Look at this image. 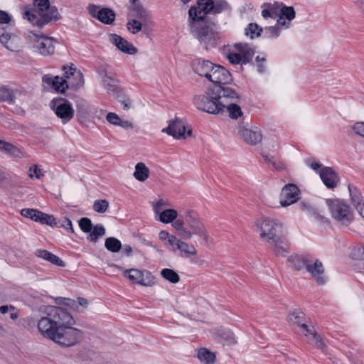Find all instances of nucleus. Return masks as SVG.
Wrapping results in <instances>:
<instances>
[{"instance_id": "nucleus-60", "label": "nucleus", "mask_w": 364, "mask_h": 364, "mask_svg": "<svg viewBox=\"0 0 364 364\" xmlns=\"http://www.w3.org/2000/svg\"><path fill=\"white\" fill-rule=\"evenodd\" d=\"M61 226L66 230L68 232L73 233L74 230L71 220L68 218H65L63 221Z\"/></svg>"}, {"instance_id": "nucleus-45", "label": "nucleus", "mask_w": 364, "mask_h": 364, "mask_svg": "<svg viewBox=\"0 0 364 364\" xmlns=\"http://www.w3.org/2000/svg\"><path fill=\"white\" fill-rule=\"evenodd\" d=\"M77 116L79 118H85L88 114V108L86 101L80 99L76 102Z\"/></svg>"}, {"instance_id": "nucleus-63", "label": "nucleus", "mask_w": 364, "mask_h": 364, "mask_svg": "<svg viewBox=\"0 0 364 364\" xmlns=\"http://www.w3.org/2000/svg\"><path fill=\"white\" fill-rule=\"evenodd\" d=\"M10 21L9 14L6 11L0 10V23H9Z\"/></svg>"}, {"instance_id": "nucleus-21", "label": "nucleus", "mask_w": 364, "mask_h": 364, "mask_svg": "<svg viewBox=\"0 0 364 364\" xmlns=\"http://www.w3.org/2000/svg\"><path fill=\"white\" fill-rule=\"evenodd\" d=\"M303 329V333L309 341H314V345L317 348L323 350L326 347L325 341L323 338L316 333L314 326H308L305 323L301 324Z\"/></svg>"}, {"instance_id": "nucleus-2", "label": "nucleus", "mask_w": 364, "mask_h": 364, "mask_svg": "<svg viewBox=\"0 0 364 364\" xmlns=\"http://www.w3.org/2000/svg\"><path fill=\"white\" fill-rule=\"evenodd\" d=\"M45 313L37 323L38 329L43 336L68 347L80 341L82 332L72 327L75 321L65 309L48 306Z\"/></svg>"}, {"instance_id": "nucleus-6", "label": "nucleus", "mask_w": 364, "mask_h": 364, "mask_svg": "<svg viewBox=\"0 0 364 364\" xmlns=\"http://www.w3.org/2000/svg\"><path fill=\"white\" fill-rule=\"evenodd\" d=\"M70 80H66L60 76L45 75L42 77V82L48 87L53 88L58 92L64 93L69 87L79 89L84 85V77L80 70L76 68Z\"/></svg>"}, {"instance_id": "nucleus-52", "label": "nucleus", "mask_w": 364, "mask_h": 364, "mask_svg": "<svg viewBox=\"0 0 364 364\" xmlns=\"http://www.w3.org/2000/svg\"><path fill=\"white\" fill-rule=\"evenodd\" d=\"M221 337L227 345H233L237 343L235 334L230 330L224 331Z\"/></svg>"}, {"instance_id": "nucleus-33", "label": "nucleus", "mask_w": 364, "mask_h": 364, "mask_svg": "<svg viewBox=\"0 0 364 364\" xmlns=\"http://www.w3.org/2000/svg\"><path fill=\"white\" fill-rule=\"evenodd\" d=\"M149 176V170L144 163L139 162L135 166L134 178L139 181H146Z\"/></svg>"}, {"instance_id": "nucleus-43", "label": "nucleus", "mask_w": 364, "mask_h": 364, "mask_svg": "<svg viewBox=\"0 0 364 364\" xmlns=\"http://www.w3.org/2000/svg\"><path fill=\"white\" fill-rule=\"evenodd\" d=\"M351 202L353 205L363 201L361 193L356 186L352 184H349L348 186Z\"/></svg>"}, {"instance_id": "nucleus-39", "label": "nucleus", "mask_w": 364, "mask_h": 364, "mask_svg": "<svg viewBox=\"0 0 364 364\" xmlns=\"http://www.w3.org/2000/svg\"><path fill=\"white\" fill-rule=\"evenodd\" d=\"M178 216V213L174 209H166L162 211L159 216V220L163 223L173 222Z\"/></svg>"}, {"instance_id": "nucleus-41", "label": "nucleus", "mask_w": 364, "mask_h": 364, "mask_svg": "<svg viewBox=\"0 0 364 364\" xmlns=\"http://www.w3.org/2000/svg\"><path fill=\"white\" fill-rule=\"evenodd\" d=\"M262 28H259L257 23H251L245 28V35L253 39L261 35Z\"/></svg>"}, {"instance_id": "nucleus-22", "label": "nucleus", "mask_w": 364, "mask_h": 364, "mask_svg": "<svg viewBox=\"0 0 364 364\" xmlns=\"http://www.w3.org/2000/svg\"><path fill=\"white\" fill-rule=\"evenodd\" d=\"M0 42L8 50L15 52L18 49L19 38L0 28Z\"/></svg>"}, {"instance_id": "nucleus-56", "label": "nucleus", "mask_w": 364, "mask_h": 364, "mask_svg": "<svg viewBox=\"0 0 364 364\" xmlns=\"http://www.w3.org/2000/svg\"><path fill=\"white\" fill-rule=\"evenodd\" d=\"M120 117L114 112H109L106 116L107 121L113 125L118 126L120 122Z\"/></svg>"}, {"instance_id": "nucleus-57", "label": "nucleus", "mask_w": 364, "mask_h": 364, "mask_svg": "<svg viewBox=\"0 0 364 364\" xmlns=\"http://www.w3.org/2000/svg\"><path fill=\"white\" fill-rule=\"evenodd\" d=\"M257 66V70L260 73H263L265 71V66L264 63H266V56H257L255 58Z\"/></svg>"}, {"instance_id": "nucleus-3", "label": "nucleus", "mask_w": 364, "mask_h": 364, "mask_svg": "<svg viewBox=\"0 0 364 364\" xmlns=\"http://www.w3.org/2000/svg\"><path fill=\"white\" fill-rule=\"evenodd\" d=\"M237 98V92L231 87H223L220 85L207 89L204 95L193 98L196 107L203 112L218 114L225 111L226 103L230 100Z\"/></svg>"}, {"instance_id": "nucleus-48", "label": "nucleus", "mask_w": 364, "mask_h": 364, "mask_svg": "<svg viewBox=\"0 0 364 364\" xmlns=\"http://www.w3.org/2000/svg\"><path fill=\"white\" fill-rule=\"evenodd\" d=\"M350 256L354 259L364 260V245L356 244L351 251Z\"/></svg>"}, {"instance_id": "nucleus-31", "label": "nucleus", "mask_w": 364, "mask_h": 364, "mask_svg": "<svg viewBox=\"0 0 364 364\" xmlns=\"http://www.w3.org/2000/svg\"><path fill=\"white\" fill-rule=\"evenodd\" d=\"M310 256L309 255H292L288 257L287 261L292 264L294 269L299 271L304 268L306 269Z\"/></svg>"}, {"instance_id": "nucleus-26", "label": "nucleus", "mask_w": 364, "mask_h": 364, "mask_svg": "<svg viewBox=\"0 0 364 364\" xmlns=\"http://www.w3.org/2000/svg\"><path fill=\"white\" fill-rule=\"evenodd\" d=\"M235 50L241 54L242 64L246 65L252 61L255 49L247 43H238L234 45Z\"/></svg>"}, {"instance_id": "nucleus-62", "label": "nucleus", "mask_w": 364, "mask_h": 364, "mask_svg": "<svg viewBox=\"0 0 364 364\" xmlns=\"http://www.w3.org/2000/svg\"><path fill=\"white\" fill-rule=\"evenodd\" d=\"M353 129L357 134L364 137V122H356Z\"/></svg>"}, {"instance_id": "nucleus-10", "label": "nucleus", "mask_w": 364, "mask_h": 364, "mask_svg": "<svg viewBox=\"0 0 364 364\" xmlns=\"http://www.w3.org/2000/svg\"><path fill=\"white\" fill-rule=\"evenodd\" d=\"M185 222L188 225L191 237L196 235L204 241H208L209 237L206 228L196 212L194 210L187 211L185 215Z\"/></svg>"}, {"instance_id": "nucleus-59", "label": "nucleus", "mask_w": 364, "mask_h": 364, "mask_svg": "<svg viewBox=\"0 0 364 364\" xmlns=\"http://www.w3.org/2000/svg\"><path fill=\"white\" fill-rule=\"evenodd\" d=\"M307 164L315 171H316L317 173H318V171L320 169H321L323 166V165L318 161H316L314 159L313 160H309L307 161Z\"/></svg>"}, {"instance_id": "nucleus-8", "label": "nucleus", "mask_w": 364, "mask_h": 364, "mask_svg": "<svg viewBox=\"0 0 364 364\" xmlns=\"http://www.w3.org/2000/svg\"><path fill=\"white\" fill-rule=\"evenodd\" d=\"M326 203L332 218L341 225L347 227L353 222V211L346 202L339 199H326Z\"/></svg>"}, {"instance_id": "nucleus-14", "label": "nucleus", "mask_w": 364, "mask_h": 364, "mask_svg": "<svg viewBox=\"0 0 364 364\" xmlns=\"http://www.w3.org/2000/svg\"><path fill=\"white\" fill-rule=\"evenodd\" d=\"M162 132L173 136L174 139H186L192 134V129L186 127L180 118L176 117L169 122L168 126L162 129Z\"/></svg>"}, {"instance_id": "nucleus-53", "label": "nucleus", "mask_w": 364, "mask_h": 364, "mask_svg": "<svg viewBox=\"0 0 364 364\" xmlns=\"http://www.w3.org/2000/svg\"><path fill=\"white\" fill-rule=\"evenodd\" d=\"M226 57L228 59L229 62L232 65H243L241 54H239L238 52H229L228 53H227Z\"/></svg>"}, {"instance_id": "nucleus-38", "label": "nucleus", "mask_w": 364, "mask_h": 364, "mask_svg": "<svg viewBox=\"0 0 364 364\" xmlns=\"http://www.w3.org/2000/svg\"><path fill=\"white\" fill-rule=\"evenodd\" d=\"M161 277L172 284H176L180 281V277L172 269L164 268L161 271Z\"/></svg>"}, {"instance_id": "nucleus-35", "label": "nucleus", "mask_w": 364, "mask_h": 364, "mask_svg": "<svg viewBox=\"0 0 364 364\" xmlns=\"http://www.w3.org/2000/svg\"><path fill=\"white\" fill-rule=\"evenodd\" d=\"M88 233L89 235L87 236V240L90 242L96 243L99 237H102L105 235V228L102 225L97 224L95 225L92 230Z\"/></svg>"}, {"instance_id": "nucleus-64", "label": "nucleus", "mask_w": 364, "mask_h": 364, "mask_svg": "<svg viewBox=\"0 0 364 364\" xmlns=\"http://www.w3.org/2000/svg\"><path fill=\"white\" fill-rule=\"evenodd\" d=\"M355 208L359 213V215L364 218V203L363 201L355 203L354 205Z\"/></svg>"}, {"instance_id": "nucleus-18", "label": "nucleus", "mask_w": 364, "mask_h": 364, "mask_svg": "<svg viewBox=\"0 0 364 364\" xmlns=\"http://www.w3.org/2000/svg\"><path fill=\"white\" fill-rule=\"evenodd\" d=\"M55 43L54 38L42 35L36 41L35 47L41 55L44 56L51 55L55 52Z\"/></svg>"}, {"instance_id": "nucleus-7", "label": "nucleus", "mask_w": 364, "mask_h": 364, "mask_svg": "<svg viewBox=\"0 0 364 364\" xmlns=\"http://www.w3.org/2000/svg\"><path fill=\"white\" fill-rule=\"evenodd\" d=\"M127 29L136 34L142 29L143 26L151 23V16L149 11L145 9L141 2L129 4L128 8Z\"/></svg>"}, {"instance_id": "nucleus-47", "label": "nucleus", "mask_w": 364, "mask_h": 364, "mask_svg": "<svg viewBox=\"0 0 364 364\" xmlns=\"http://www.w3.org/2000/svg\"><path fill=\"white\" fill-rule=\"evenodd\" d=\"M109 202L105 199L96 200L94 201L92 208L98 213H105L109 208Z\"/></svg>"}, {"instance_id": "nucleus-44", "label": "nucleus", "mask_w": 364, "mask_h": 364, "mask_svg": "<svg viewBox=\"0 0 364 364\" xmlns=\"http://www.w3.org/2000/svg\"><path fill=\"white\" fill-rule=\"evenodd\" d=\"M279 16H282L291 21L295 18L296 12L293 6H287L282 4L280 6V14Z\"/></svg>"}, {"instance_id": "nucleus-25", "label": "nucleus", "mask_w": 364, "mask_h": 364, "mask_svg": "<svg viewBox=\"0 0 364 364\" xmlns=\"http://www.w3.org/2000/svg\"><path fill=\"white\" fill-rule=\"evenodd\" d=\"M282 3L274 1V3H264L262 5V16L264 19L278 18L280 14V6Z\"/></svg>"}, {"instance_id": "nucleus-4", "label": "nucleus", "mask_w": 364, "mask_h": 364, "mask_svg": "<svg viewBox=\"0 0 364 364\" xmlns=\"http://www.w3.org/2000/svg\"><path fill=\"white\" fill-rule=\"evenodd\" d=\"M255 225L260 237L271 247L274 255L285 257L289 247L283 235L282 222L273 218H262L255 222Z\"/></svg>"}, {"instance_id": "nucleus-32", "label": "nucleus", "mask_w": 364, "mask_h": 364, "mask_svg": "<svg viewBox=\"0 0 364 364\" xmlns=\"http://www.w3.org/2000/svg\"><path fill=\"white\" fill-rule=\"evenodd\" d=\"M172 225L174 229L178 232L179 236L184 240H190L191 238V234L190 233L188 228L184 226V220L181 219L176 220L172 222Z\"/></svg>"}, {"instance_id": "nucleus-19", "label": "nucleus", "mask_w": 364, "mask_h": 364, "mask_svg": "<svg viewBox=\"0 0 364 364\" xmlns=\"http://www.w3.org/2000/svg\"><path fill=\"white\" fill-rule=\"evenodd\" d=\"M318 174L322 182L327 188L333 189L338 186L340 178L331 167H323L319 170Z\"/></svg>"}, {"instance_id": "nucleus-46", "label": "nucleus", "mask_w": 364, "mask_h": 364, "mask_svg": "<svg viewBox=\"0 0 364 364\" xmlns=\"http://www.w3.org/2000/svg\"><path fill=\"white\" fill-rule=\"evenodd\" d=\"M0 150L4 151L5 152L12 154L14 156H18L20 153L19 149L11 143L2 141L0 139Z\"/></svg>"}, {"instance_id": "nucleus-9", "label": "nucleus", "mask_w": 364, "mask_h": 364, "mask_svg": "<svg viewBox=\"0 0 364 364\" xmlns=\"http://www.w3.org/2000/svg\"><path fill=\"white\" fill-rule=\"evenodd\" d=\"M50 107L63 124L69 122L74 117L75 109L73 105L65 98H53L50 102Z\"/></svg>"}, {"instance_id": "nucleus-24", "label": "nucleus", "mask_w": 364, "mask_h": 364, "mask_svg": "<svg viewBox=\"0 0 364 364\" xmlns=\"http://www.w3.org/2000/svg\"><path fill=\"white\" fill-rule=\"evenodd\" d=\"M193 71L200 76L205 77L208 80L210 68H213V63L208 60L202 58L194 59L191 63Z\"/></svg>"}, {"instance_id": "nucleus-51", "label": "nucleus", "mask_w": 364, "mask_h": 364, "mask_svg": "<svg viewBox=\"0 0 364 364\" xmlns=\"http://www.w3.org/2000/svg\"><path fill=\"white\" fill-rule=\"evenodd\" d=\"M38 222L41 224H46L50 226H54L56 225V220L53 215H48L41 212V215L39 216Z\"/></svg>"}, {"instance_id": "nucleus-36", "label": "nucleus", "mask_w": 364, "mask_h": 364, "mask_svg": "<svg viewBox=\"0 0 364 364\" xmlns=\"http://www.w3.org/2000/svg\"><path fill=\"white\" fill-rule=\"evenodd\" d=\"M105 247L109 252L116 253L119 252L122 247V245L121 241L117 238L109 237L105 240Z\"/></svg>"}, {"instance_id": "nucleus-13", "label": "nucleus", "mask_w": 364, "mask_h": 364, "mask_svg": "<svg viewBox=\"0 0 364 364\" xmlns=\"http://www.w3.org/2000/svg\"><path fill=\"white\" fill-rule=\"evenodd\" d=\"M237 134L244 141L251 145H256L262 139L261 130L257 127H250L248 124H239Z\"/></svg>"}, {"instance_id": "nucleus-30", "label": "nucleus", "mask_w": 364, "mask_h": 364, "mask_svg": "<svg viewBox=\"0 0 364 364\" xmlns=\"http://www.w3.org/2000/svg\"><path fill=\"white\" fill-rule=\"evenodd\" d=\"M240 100V97L237 93V98L235 100H230L228 103H226L225 108L227 112H228V115L230 118L232 119H237L239 117L242 115V111L241 107L237 104Z\"/></svg>"}, {"instance_id": "nucleus-42", "label": "nucleus", "mask_w": 364, "mask_h": 364, "mask_svg": "<svg viewBox=\"0 0 364 364\" xmlns=\"http://www.w3.org/2000/svg\"><path fill=\"white\" fill-rule=\"evenodd\" d=\"M21 215L35 222H38L39 216L41 215V211L33 208H23L21 210Z\"/></svg>"}, {"instance_id": "nucleus-61", "label": "nucleus", "mask_w": 364, "mask_h": 364, "mask_svg": "<svg viewBox=\"0 0 364 364\" xmlns=\"http://www.w3.org/2000/svg\"><path fill=\"white\" fill-rule=\"evenodd\" d=\"M176 237L175 235H170L168 232L165 231V230H161L160 232H159V238L161 240H168V243L171 245V246H174V242H172V239L171 237Z\"/></svg>"}, {"instance_id": "nucleus-37", "label": "nucleus", "mask_w": 364, "mask_h": 364, "mask_svg": "<svg viewBox=\"0 0 364 364\" xmlns=\"http://www.w3.org/2000/svg\"><path fill=\"white\" fill-rule=\"evenodd\" d=\"M0 101L7 102L10 105H14L15 103L14 91L6 86H0Z\"/></svg>"}, {"instance_id": "nucleus-5", "label": "nucleus", "mask_w": 364, "mask_h": 364, "mask_svg": "<svg viewBox=\"0 0 364 364\" xmlns=\"http://www.w3.org/2000/svg\"><path fill=\"white\" fill-rule=\"evenodd\" d=\"M35 11L25 7L22 13L23 18L26 19L33 26L42 28L52 21L60 18L58 10L55 6H51L49 0H33Z\"/></svg>"}, {"instance_id": "nucleus-50", "label": "nucleus", "mask_w": 364, "mask_h": 364, "mask_svg": "<svg viewBox=\"0 0 364 364\" xmlns=\"http://www.w3.org/2000/svg\"><path fill=\"white\" fill-rule=\"evenodd\" d=\"M76 66L73 63L70 65H63L62 68L63 70V78L66 80H70L73 77L72 75L75 73Z\"/></svg>"}, {"instance_id": "nucleus-27", "label": "nucleus", "mask_w": 364, "mask_h": 364, "mask_svg": "<svg viewBox=\"0 0 364 364\" xmlns=\"http://www.w3.org/2000/svg\"><path fill=\"white\" fill-rule=\"evenodd\" d=\"M301 209L302 210L306 211L307 214L309 216L312 217L315 220H316L319 223L323 225L329 223L328 218L324 216L323 211L311 207L304 203H301Z\"/></svg>"}, {"instance_id": "nucleus-23", "label": "nucleus", "mask_w": 364, "mask_h": 364, "mask_svg": "<svg viewBox=\"0 0 364 364\" xmlns=\"http://www.w3.org/2000/svg\"><path fill=\"white\" fill-rule=\"evenodd\" d=\"M123 276L127 277L132 283L141 286H151L153 282L146 281L144 277V272L137 269H126L123 272Z\"/></svg>"}, {"instance_id": "nucleus-54", "label": "nucleus", "mask_w": 364, "mask_h": 364, "mask_svg": "<svg viewBox=\"0 0 364 364\" xmlns=\"http://www.w3.org/2000/svg\"><path fill=\"white\" fill-rule=\"evenodd\" d=\"M281 30L276 25L265 28V34L267 38H277L280 35Z\"/></svg>"}, {"instance_id": "nucleus-11", "label": "nucleus", "mask_w": 364, "mask_h": 364, "mask_svg": "<svg viewBox=\"0 0 364 364\" xmlns=\"http://www.w3.org/2000/svg\"><path fill=\"white\" fill-rule=\"evenodd\" d=\"M305 269L318 285H323L327 282L324 266L318 259L310 256Z\"/></svg>"}, {"instance_id": "nucleus-16", "label": "nucleus", "mask_w": 364, "mask_h": 364, "mask_svg": "<svg viewBox=\"0 0 364 364\" xmlns=\"http://www.w3.org/2000/svg\"><path fill=\"white\" fill-rule=\"evenodd\" d=\"M215 68L212 75H209L208 80L213 83V86L220 85L223 87H229L226 85L232 80L230 73L221 65H217Z\"/></svg>"}, {"instance_id": "nucleus-40", "label": "nucleus", "mask_w": 364, "mask_h": 364, "mask_svg": "<svg viewBox=\"0 0 364 364\" xmlns=\"http://www.w3.org/2000/svg\"><path fill=\"white\" fill-rule=\"evenodd\" d=\"M305 314L304 312L300 311H294L288 315V321L289 323L296 324L301 326L303 324L302 321L304 320Z\"/></svg>"}, {"instance_id": "nucleus-12", "label": "nucleus", "mask_w": 364, "mask_h": 364, "mask_svg": "<svg viewBox=\"0 0 364 364\" xmlns=\"http://www.w3.org/2000/svg\"><path fill=\"white\" fill-rule=\"evenodd\" d=\"M87 10L92 18L104 24H112L116 18L114 10L108 7H102L100 5L90 4L87 7Z\"/></svg>"}, {"instance_id": "nucleus-17", "label": "nucleus", "mask_w": 364, "mask_h": 364, "mask_svg": "<svg viewBox=\"0 0 364 364\" xmlns=\"http://www.w3.org/2000/svg\"><path fill=\"white\" fill-rule=\"evenodd\" d=\"M109 41L124 53L134 55L138 52V49L132 43L116 33L109 35Z\"/></svg>"}, {"instance_id": "nucleus-49", "label": "nucleus", "mask_w": 364, "mask_h": 364, "mask_svg": "<svg viewBox=\"0 0 364 364\" xmlns=\"http://www.w3.org/2000/svg\"><path fill=\"white\" fill-rule=\"evenodd\" d=\"M78 224L80 230L85 233L90 232L93 228L91 220L86 217L80 219Z\"/></svg>"}, {"instance_id": "nucleus-15", "label": "nucleus", "mask_w": 364, "mask_h": 364, "mask_svg": "<svg viewBox=\"0 0 364 364\" xmlns=\"http://www.w3.org/2000/svg\"><path fill=\"white\" fill-rule=\"evenodd\" d=\"M300 190L294 183L285 185L280 193L279 203L282 207L289 206L299 199Z\"/></svg>"}, {"instance_id": "nucleus-28", "label": "nucleus", "mask_w": 364, "mask_h": 364, "mask_svg": "<svg viewBox=\"0 0 364 364\" xmlns=\"http://www.w3.org/2000/svg\"><path fill=\"white\" fill-rule=\"evenodd\" d=\"M102 77V86L106 89L108 93H114L117 89V80L108 75L105 70H101L99 72Z\"/></svg>"}, {"instance_id": "nucleus-55", "label": "nucleus", "mask_w": 364, "mask_h": 364, "mask_svg": "<svg viewBox=\"0 0 364 364\" xmlns=\"http://www.w3.org/2000/svg\"><path fill=\"white\" fill-rule=\"evenodd\" d=\"M30 174L29 176L31 178H41L43 176L42 171L38 168V165L34 164L29 168Z\"/></svg>"}, {"instance_id": "nucleus-1", "label": "nucleus", "mask_w": 364, "mask_h": 364, "mask_svg": "<svg viewBox=\"0 0 364 364\" xmlns=\"http://www.w3.org/2000/svg\"><path fill=\"white\" fill-rule=\"evenodd\" d=\"M197 5L188 11L190 32L206 50L215 48L220 34L215 30L217 22L210 21L208 15L230 12L231 6L226 0H197Z\"/></svg>"}, {"instance_id": "nucleus-29", "label": "nucleus", "mask_w": 364, "mask_h": 364, "mask_svg": "<svg viewBox=\"0 0 364 364\" xmlns=\"http://www.w3.org/2000/svg\"><path fill=\"white\" fill-rule=\"evenodd\" d=\"M35 255L36 257L50 262L51 264L56 266H65L63 261L60 258L46 250L38 249L36 250Z\"/></svg>"}, {"instance_id": "nucleus-58", "label": "nucleus", "mask_w": 364, "mask_h": 364, "mask_svg": "<svg viewBox=\"0 0 364 364\" xmlns=\"http://www.w3.org/2000/svg\"><path fill=\"white\" fill-rule=\"evenodd\" d=\"M276 26L282 28H289L291 26V21L282 16H278Z\"/></svg>"}, {"instance_id": "nucleus-34", "label": "nucleus", "mask_w": 364, "mask_h": 364, "mask_svg": "<svg viewBox=\"0 0 364 364\" xmlns=\"http://www.w3.org/2000/svg\"><path fill=\"white\" fill-rule=\"evenodd\" d=\"M198 358L205 364H213L215 361L216 356L214 353L203 348L198 351Z\"/></svg>"}, {"instance_id": "nucleus-20", "label": "nucleus", "mask_w": 364, "mask_h": 364, "mask_svg": "<svg viewBox=\"0 0 364 364\" xmlns=\"http://www.w3.org/2000/svg\"><path fill=\"white\" fill-rule=\"evenodd\" d=\"M172 242H174V250H178L181 252V256L186 258L195 256L197 250L193 245H189L176 237H172Z\"/></svg>"}]
</instances>
